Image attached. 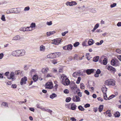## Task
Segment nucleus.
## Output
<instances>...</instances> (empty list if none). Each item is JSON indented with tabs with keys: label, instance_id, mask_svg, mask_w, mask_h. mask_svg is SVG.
Listing matches in <instances>:
<instances>
[{
	"label": "nucleus",
	"instance_id": "obj_54",
	"mask_svg": "<svg viewBox=\"0 0 121 121\" xmlns=\"http://www.w3.org/2000/svg\"><path fill=\"white\" fill-rule=\"evenodd\" d=\"M64 92L65 94H68L69 92V91L68 89H66L64 91Z\"/></svg>",
	"mask_w": 121,
	"mask_h": 121
},
{
	"label": "nucleus",
	"instance_id": "obj_37",
	"mask_svg": "<svg viewBox=\"0 0 121 121\" xmlns=\"http://www.w3.org/2000/svg\"><path fill=\"white\" fill-rule=\"evenodd\" d=\"M107 62V59L106 58H104L103 60V64L104 65H106Z\"/></svg>",
	"mask_w": 121,
	"mask_h": 121
},
{
	"label": "nucleus",
	"instance_id": "obj_53",
	"mask_svg": "<svg viewBox=\"0 0 121 121\" xmlns=\"http://www.w3.org/2000/svg\"><path fill=\"white\" fill-rule=\"evenodd\" d=\"M99 26V25L98 23L96 24L94 28L96 30L97 28Z\"/></svg>",
	"mask_w": 121,
	"mask_h": 121
},
{
	"label": "nucleus",
	"instance_id": "obj_51",
	"mask_svg": "<svg viewBox=\"0 0 121 121\" xmlns=\"http://www.w3.org/2000/svg\"><path fill=\"white\" fill-rule=\"evenodd\" d=\"M27 101V100L26 99H25V101H18V102L20 104H22L23 103H25Z\"/></svg>",
	"mask_w": 121,
	"mask_h": 121
},
{
	"label": "nucleus",
	"instance_id": "obj_38",
	"mask_svg": "<svg viewBox=\"0 0 121 121\" xmlns=\"http://www.w3.org/2000/svg\"><path fill=\"white\" fill-rule=\"evenodd\" d=\"M25 27H22L19 29V30L21 31H25Z\"/></svg>",
	"mask_w": 121,
	"mask_h": 121
},
{
	"label": "nucleus",
	"instance_id": "obj_64",
	"mask_svg": "<svg viewBox=\"0 0 121 121\" xmlns=\"http://www.w3.org/2000/svg\"><path fill=\"white\" fill-rule=\"evenodd\" d=\"M52 63L54 64H55L57 63V62L55 60H53L52 61Z\"/></svg>",
	"mask_w": 121,
	"mask_h": 121
},
{
	"label": "nucleus",
	"instance_id": "obj_43",
	"mask_svg": "<svg viewBox=\"0 0 121 121\" xmlns=\"http://www.w3.org/2000/svg\"><path fill=\"white\" fill-rule=\"evenodd\" d=\"M30 9V8L29 6H28L25 7L24 8V11H28Z\"/></svg>",
	"mask_w": 121,
	"mask_h": 121
},
{
	"label": "nucleus",
	"instance_id": "obj_59",
	"mask_svg": "<svg viewBox=\"0 0 121 121\" xmlns=\"http://www.w3.org/2000/svg\"><path fill=\"white\" fill-rule=\"evenodd\" d=\"M11 87L13 88H16L17 87V85L16 84H12L11 85Z\"/></svg>",
	"mask_w": 121,
	"mask_h": 121
},
{
	"label": "nucleus",
	"instance_id": "obj_40",
	"mask_svg": "<svg viewBox=\"0 0 121 121\" xmlns=\"http://www.w3.org/2000/svg\"><path fill=\"white\" fill-rule=\"evenodd\" d=\"M115 117H118L120 116V114L118 112H116L114 114Z\"/></svg>",
	"mask_w": 121,
	"mask_h": 121
},
{
	"label": "nucleus",
	"instance_id": "obj_28",
	"mask_svg": "<svg viewBox=\"0 0 121 121\" xmlns=\"http://www.w3.org/2000/svg\"><path fill=\"white\" fill-rule=\"evenodd\" d=\"M25 31H31L32 30V28H30L29 27H25Z\"/></svg>",
	"mask_w": 121,
	"mask_h": 121
},
{
	"label": "nucleus",
	"instance_id": "obj_47",
	"mask_svg": "<svg viewBox=\"0 0 121 121\" xmlns=\"http://www.w3.org/2000/svg\"><path fill=\"white\" fill-rule=\"evenodd\" d=\"M79 44V42H76L74 44L73 46L75 47H77Z\"/></svg>",
	"mask_w": 121,
	"mask_h": 121
},
{
	"label": "nucleus",
	"instance_id": "obj_26",
	"mask_svg": "<svg viewBox=\"0 0 121 121\" xmlns=\"http://www.w3.org/2000/svg\"><path fill=\"white\" fill-rule=\"evenodd\" d=\"M99 57L98 56H96L94 57L93 59V61L95 62L97 61L99 59Z\"/></svg>",
	"mask_w": 121,
	"mask_h": 121
},
{
	"label": "nucleus",
	"instance_id": "obj_60",
	"mask_svg": "<svg viewBox=\"0 0 121 121\" xmlns=\"http://www.w3.org/2000/svg\"><path fill=\"white\" fill-rule=\"evenodd\" d=\"M90 104H87L84 105V107L86 108H87L90 107Z\"/></svg>",
	"mask_w": 121,
	"mask_h": 121
},
{
	"label": "nucleus",
	"instance_id": "obj_32",
	"mask_svg": "<svg viewBox=\"0 0 121 121\" xmlns=\"http://www.w3.org/2000/svg\"><path fill=\"white\" fill-rule=\"evenodd\" d=\"M66 77L65 75H63L61 76V78L62 79V81H64L65 79L67 78Z\"/></svg>",
	"mask_w": 121,
	"mask_h": 121
},
{
	"label": "nucleus",
	"instance_id": "obj_2",
	"mask_svg": "<svg viewBox=\"0 0 121 121\" xmlns=\"http://www.w3.org/2000/svg\"><path fill=\"white\" fill-rule=\"evenodd\" d=\"M111 64L112 65L117 66H119L120 63L118 60L117 59H115L111 60Z\"/></svg>",
	"mask_w": 121,
	"mask_h": 121
},
{
	"label": "nucleus",
	"instance_id": "obj_57",
	"mask_svg": "<svg viewBox=\"0 0 121 121\" xmlns=\"http://www.w3.org/2000/svg\"><path fill=\"white\" fill-rule=\"evenodd\" d=\"M116 51L118 53L120 54H121V50H120L119 49H117Z\"/></svg>",
	"mask_w": 121,
	"mask_h": 121
},
{
	"label": "nucleus",
	"instance_id": "obj_49",
	"mask_svg": "<svg viewBox=\"0 0 121 121\" xmlns=\"http://www.w3.org/2000/svg\"><path fill=\"white\" fill-rule=\"evenodd\" d=\"M117 5V4L115 3H113L112 4L110 5V7L112 8L116 6Z\"/></svg>",
	"mask_w": 121,
	"mask_h": 121
},
{
	"label": "nucleus",
	"instance_id": "obj_41",
	"mask_svg": "<svg viewBox=\"0 0 121 121\" xmlns=\"http://www.w3.org/2000/svg\"><path fill=\"white\" fill-rule=\"evenodd\" d=\"M81 79V77H78L77 80L76 82V83L77 84H79L80 82Z\"/></svg>",
	"mask_w": 121,
	"mask_h": 121
},
{
	"label": "nucleus",
	"instance_id": "obj_56",
	"mask_svg": "<svg viewBox=\"0 0 121 121\" xmlns=\"http://www.w3.org/2000/svg\"><path fill=\"white\" fill-rule=\"evenodd\" d=\"M68 32V31H65L64 32H62V35L63 36H65V34L67 33Z\"/></svg>",
	"mask_w": 121,
	"mask_h": 121
},
{
	"label": "nucleus",
	"instance_id": "obj_48",
	"mask_svg": "<svg viewBox=\"0 0 121 121\" xmlns=\"http://www.w3.org/2000/svg\"><path fill=\"white\" fill-rule=\"evenodd\" d=\"M103 96L104 99L106 100H107L108 99V97L106 94H104Z\"/></svg>",
	"mask_w": 121,
	"mask_h": 121
},
{
	"label": "nucleus",
	"instance_id": "obj_22",
	"mask_svg": "<svg viewBox=\"0 0 121 121\" xmlns=\"http://www.w3.org/2000/svg\"><path fill=\"white\" fill-rule=\"evenodd\" d=\"M94 42L93 40L92 39H89L88 41V43L89 46H91L92 45L93 43H94Z\"/></svg>",
	"mask_w": 121,
	"mask_h": 121
},
{
	"label": "nucleus",
	"instance_id": "obj_17",
	"mask_svg": "<svg viewBox=\"0 0 121 121\" xmlns=\"http://www.w3.org/2000/svg\"><path fill=\"white\" fill-rule=\"evenodd\" d=\"M54 53L49 54L47 56V57L48 58H53L55 57Z\"/></svg>",
	"mask_w": 121,
	"mask_h": 121
},
{
	"label": "nucleus",
	"instance_id": "obj_62",
	"mask_svg": "<svg viewBox=\"0 0 121 121\" xmlns=\"http://www.w3.org/2000/svg\"><path fill=\"white\" fill-rule=\"evenodd\" d=\"M4 54L3 53H0V59H2L4 56Z\"/></svg>",
	"mask_w": 121,
	"mask_h": 121
},
{
	"label": "nucleus",
	"instance_id": "obj_19",
	"mask_svg": "<svg viewBox=\"0 0 121 121\" xmlns=\"http://www.w3.org/2000/svg\"><path fill=\"white\" fill-rule=\"evenodd\" d=\"M80 73L79 72H75L73 74V76L75 78H77L79 76Z\"/></svg>",
	"mask_w": 121,
	"mask_h": 121
},
{
	"label": "nucleus",
	"instance_id": "obj_6",
	"mask_svg": "<svg viewBox=\"0 0 121 121\" xmlns=\"http://www.w3.org/2000/svg\"><path fill=\"white\" fill-rule=\"evenodd\" d=\"M73 100L75 102H79L80 101V98L78 96L75 95L73 98Z\"/></svg>",
	"mask_w": 121,
	"mask_h": 121
},
{
	"label": "nucleus",
	"instance_id": "obj_52",
	"mask_svg": "<svg viewBox=\"0 0 121 121\" xmlns=\"http://www.w3.org/2000/svg\"><path fill=\"white\" fill-rule=\"evenodd\" d=\"M89 90L91 92H93L94 91V88L93 87H90L89 88Z\"/></svg>",
	"mask_w": 121,
	"mask_h": 121
},
{
	"label": "nucleus",
	"instance_id": "obj_24",
	"mask_svg": "<svg viewBox=\"0 0 121 121\" xmlns=\"http://www.w3.org/2000/svg\"><path fill=\"white\" fill-rule=\"evenodd\" d=\"M2 106H4L5 107H8V104L7 102H2L1 104Z\"/></svg>",
	"mask_w": 121,
	"mask_h": 121
},
{
	"label": "nucleus",
	"instance_id": "obj_50",
	"mask_svg": "<svg viewBox=\"0 0 121 121\" xmlns=\"http://www.w3.org/2000/svg\"><path fill=\"white\" fill-rule=\"evenodd\" d=\"M77 88V86L76 85H74L71 88L72 90H74L76 89Z\"/></svg>",
	"mask_w": 121,
	"mask_h": 121
},
{
	"label": "nucleus",
	"instance_id": "obj_42",
	"mask_svg": "<svg viewBox=\"0 0 121 121\" xmlns=\"http://www.w3.org/2000/svg\"><path fill=\"white\" fill-rule=\"evenodd\" d=\"M1 19L3 21H6L5 17L4 15H2L1 18Z\"/></svg>",
	"mask_w": 121,
	"mask_h": 121
},
{
	"label": "nucleus",
	"instance_id": "obj_12",
	"mask_svg": "<svg viewBox=\"0 0 121 121\" xmlns=\"http://www.w3.org/2000/svg\"><path fill=\"white\" fill-rule=\"evenodd\" d=\"M94 70L93 69H88L86 70V72L87 74L89 75L93 72Z\"/></svg>",
	"mask_w": 121,
	"mask_h": 121
},
{
	"label": "nucleus",
	"instance_id": "obj_5",
	"mask_svg": "<svg viewBox=\"0 0 121 121\" xmlns=\"http://www.w3.org/2000/svg\"><path fill=\"white\" fill-rule=\"evenodd\" d=\"M14 75L13 72H12L10 74V76L8 77V78L9 79H11L12 81H14L16 79Z\"/></svg>",
	"mask_w": 121,
	"mask_h": 121
},
{
	"label": "nucleus",
	"instance_id": "obj_63",
	"mask_svg": "<svg viewBox=\"0 0 121 121\" xmlns=\"http://www.w3.org/2000/svg\"><path fill=\"white\" fill-rule=\"evenodd\" d=\"M84 92L88 95H89V92L87 90H85L84 91Z\"/></svg>",
	"mask_w": 121,
	"mask_h": 121
},
{
	"label": "nucleus",
	"instance_id": "obj_23",
	"mask_svg": "<svg viewBox=\"0 0 121 121\" xmlns=\"http://www.w3.org/2000/svg\"><path fill=\"white\" fill-rule=\"evenodd\" d=\"M38 76L37 75H34L33 77V79L35 82L36 81L38 80Z\"/></svg>",
	"mask_w": 121,
	"mask_h": 121
},
{
	"label": "nucleus",
	"instance_id": "obj_20",
	"mask_svg": "<svg viewBox=\"0 0 121 121\" xmlns=\"http://www.w3.org/2000/svg\"><path fill=\"white\" fill-rule=\"evenodd\" d=\"M45 49L44 46L41 45L40 47L39 51L41 52H44L45 51Z\"/></svg>",
	"mask_w": 121,
	"mask_h": 121
},
{
	"label": "nucleus",
	"instance_id": "obj_34",
	"mask_svg": "<svg viewBox=\"0 0 121 121\" xmlns=\"http://www.w3.org/2000/svg\"><path fill=\"white\" fill-rule=\"evenodd\" d=\"M68 50H71L72 48V45L71 44H69L67 45Z\"/></svg>",
	"mask_w": 121,
	"mask_h": 121
},
{
	"label": "nucleus",
	"instance_id": "obj_45",
	"mask_svg": "<svg viewBox=\"0 0 121 121\" xmlns=\"http://www.w3.org/2000/svg\"><path fill=\"white\" fill-rule=\"evenodd\" d=\"M58 85L57 84H56L53 87V90L54 91H56L58 87Z\"/></svg>",
	"mask_w": 121,
	"mask_h": 121
},
{
	"label": "nucleus",
	"instance_id": "obj_16",
	"mask_svg": "<svg viewBox=\"0 0 121 121\" xmlns=\"http://www.w3.org/2000/svg\"><path fill=\"white\" fill-rule=\"evenodd\" d=\"M20 39V36L19 35H17L13 38L12 40H19Z\"/></svg>",
	"mask_w": 121,
	"mask_h": 121
},
{
	"label": "nucleus",
	"instance_id": "obj_11",
	"mask_svg": "<svg viewBox=\"0 0 121 121\" xmlns=\"http://www.w3.org/2000/svg\"><path fill=\"white\" fill-rule=\"evenodd\" d=\"M108 69L111 72H114L116 71V69L113 67L111 66H109L108 67Z\"/></svg>",
	"mask_w": 121,
	"mask_h": 121
},
{
	"label": "nucleus",
	"instance_id": "obj_29",
	"mask_svg": "<svg viewBox=\"0 0 121 121\" xmlns=\"http://www.w3.org/2000/svg\"><path fill=\"white\" fill-rule=\"evenodd\" d=\"M103 105H100L98 108L99 111L100 112H101L103 110Z\"/></svg>",
	"mask_w": 121,
	"mask_h": 121
},
{
	"label": "nucleus",
	"instance_id": "obj_61",
	"mask_svg": "<svg viewBox=\"0 0 121 121\" xmlns=\"http://www.w3.org/2000/svg\"><path fill=\"white\" fill-rule=\"evenodd\" d=\"M70 120L72 121H76V119L74 118V117H72L70 118Z\"/></svg>",
	"mask_w": 121,
	"mask_h": 121
},
{
	"label": "nucleus",
	"instance_id": "obj_4",
	"mask_svg": "<svg viewBox=\"0 0 121 121\" xmlns=\"http://www.w3.org/2000/svg\"><path fill=\"white\" fill-rule=\"evenodd\" d=\"M62 39L61 38H58L53 40L51 43L56 45H58L60 43Z\"/></svg>",
	"mask_w": 121,
	"mask_h": 121
},
{
	"label": "nucleus",
	"instance_id": "obj_21",
	"mask_svg": "<svg viewBox=\"0 0 121 121\" xmlns=\"http://www.w3.org/2000/svg\"><path fill=\"white\" fill-rule=\"evenodd\" d=\"M55 33V31H53L52 32H48L46 33L47 35V36H49Z\"/></svg>",
	"mask_w": 121,
	"mask_h": 121
},
{
	"label": "nucleus",
	"instance_id": "obj_46",
	"mask_svg": "<svg viewBox=\"0 0 121 121\" xmlns=\"http://www.w3.org/2000/svg\"><path fill=\"white\" fill-rule=\"evenodd\" d=\"M80 87L82 89H83L84 88V85L83 83H82L80 84Z\"/></svg>",
	"mask_w": 121,
	"mask_h": 121
},
{
	"label": "nucleus",
	"instance_id": "obj_15",
	"mask_svg": "<svg viewBox=\"0 0 121 121\" xmlns=\"http://www.w3.org/2000/svg\"><path fill=\"white\" fill-rule=\"evenodd\" d=\"M49 68L48 67L43 68L41 70V72L43 73H47L48 71Z\"/></svg>",
	"mask_w": 121,
	"mask_h": 121
},
{
	"label": "nucleus",
	"instance_id": "obj_27",
	"mask_svg": "<svg viewBox=\"0 0 121 121\" xmlns=\"http://www.w3.org/2000/svg\"><path fill=\"white\" fill-rule=\"evenodd\" d=\"M102 90L104 94H106L107 89L106 87H103L101 89Z\"/></svg>",
	"mask_w": 121,
	"mask_h": 121
},
{
	"label": "nucleus",
	"instance_id": "obj_33",
	"mask_svg": "<svg viewBox=\"0 0 121 121\" xmlns=\"http://www.w3.org/2000/svg\"><path fill=\"white\" fill-rule=\"evenodd\" d=\"M56 96L57 95L55 93H53L50 95V97L52 99H53L54 98L56 97Z\"/></svg>",
	"mask_w": 121,
	"mask_h": 121
},
{
	"label": "nucleus",
	"instance_id": "obj_1",
	"mask_svg": "<svg viewBox=\"0 0 121 121\" xmlns=\"http://www.w3.org/2000/svg\"><path fill=\"white\" fill-rule=\"evenodd\" d=\"M105 84L107 85L114 86L115 85V81L113 79H109L105 81Z\"/></svg>",
	"mask_w": 121,
	"mask_h": 121
},
{
	"label": "nucleus",
	"instance_id": "obj_31",
	"mask_svg": "<svg viewBox=\"0 0 121 121\" xmlns=\"http://www.w3.org/2000/svg\"><path fill=\"white\" fill-rule=\"evenodd\" d=\"M78 108L79 110L82 111H83L85 110V109L81 105H80L78 107Z\"/></svg>",
	"mask_w": 121,
	"mask_h": 121
},
{
	"label": "nucleus",
	"instance_id": "obj_13",
	"mask_svg": "<svg viewBox=\"0 0 121 121\" xmlns=\"http://www.w3.org/2000/svg\"><path fill=\"white\" fill-rule=\"evenodd\" d=\"M41 109L43 111H47L50 113L52 112V111L46 108H41Z\"/></svg>",
	"mask_w": 121,
	"mask_h": 121
},
{
	"label": "nucleus",
	"instance_id": "obj_10",
	"mask_svg": "<svg viewBox=\"0 0 121 121\" xmlns=\"http://www.w3.org/2000/svg\"><path fill=\"white\" fill-rule=\"evenodd\" d=\"M13 13H19L20 12L21 10L19 8H13Z\"/></svg>",
	"mask_w": 121,
	"mask_h": 121
},
{
	"label": "nucleus",
	"instance_id": "obj_55",
	"mask_svg": "<svg viewBox=\"0 0 121 121\" xmlns=\"http://www.w3.org/2000/svg\"><path fill=\"white\" fill-rule=\"evenodd\" d=\"M72 4V6L73 5H76L77 4V3L75 1H71Z\"/></svg>",
	"mask_w": 121,
	"mask_h": 121
},
{
	"label": "nucleus",
	"instance_id": "obj_18",
	"mask_svg": "<svg viewBox=\"0 0 121 121\" xmlns=\"http://www.w3.org/2000/svg\"><path fill=\"white\" fill-rule=\"evenodd\" d=\"M12 55L14 56L17 57V50L15 51H13L11 53Z\"/></svg>",
	"mask_w": 121,
	"mask_h": 121
},
{
	"label": "nucleus",
	"instance_id": "obj_30",
	"mask_svg": "<svg viewBox=\"0 0 121 121\" xmlns=\"http://www.w3.org/2000/svg\"><path fill=\"white\" fill-rule=\"evenodd\" d=\"M54 54L55 57H58L61 55V53L60 52H56L55 53H54Z\"/></svg>",
	"mask_w": 121,
	"mask_h": 121
},
{
	"label": "nucleus",
	"instance_id": "obj_44",
	"mask_svg": "<svg viewBox=\"0 0 121 121\" xmlns=\"http://www.w3.org/2000/svg\"><path fill=\"white\" fill-rule=\"evenodd\" d=\"M71 99L70 97H67L66 99V102H69L70 101Z\"/></svg>",
	"mask_w": 121,
	"mask_h": 121
},
{
	"label": "nucleus",
	"instance_id": "obj_39",
	"mask_svg": "<svg viewBox=\"0 0 121 121\" xmlns=\"http://www.w3.org/2000/svg\"><path fill=\"white\" fill-rule=\"evenodd\" d=\"M66 4L67 6L69 5L70 6H72V4L71 1L70 2L69 1H68L66 2Z\"/></svg>",
	"mask_w": 121,
	"mask_h": 121
},
{
	"label": "nucleus",
	"instance_id": "obj_35",
	"mask_svg": "<svg viewBox=\"0 0 121 121\" xmlns=\"http://www.w3.org/2000/svg\"><path fill=\"white\" fill-rule=\"evenodd\" d=\"M36 26V24L35 23L32 22L31 24L30 25V28H34Z\"/></svg>",
	"mask_w": 121,
	"mask_h": 121
},
{
	"label": "nucleus",
	"instance_id": "obj_58",
	"mask_svg": "<svg viewBox=\"0 0 121 121\" xmlns=\"http://www.w3.org/2000/svg\"><path fill=\"white\" fill-rule=\"evenodd\" d=\"M46 24L48 25H51L52 24V22L51 21H50L49 22H47Z\"/></svg>",
	"mask_w": 121,
	"mask_h": 121
},
{
	"label": "nucleus",
	"instance_id": "obj_9",
	"mask_svg": "<svg viewBox=\"0 0 121 121\" xmlns=\"http://www.w3.org/2000/svg\"><path fill=\"white\" fill-rule=\"evenodd\" d=\"M46 88L51 89L53 87L52 83L51 82H48L46 83Z\"/></svg>",
	"mask_w": 121,
	"mask_h": 121
},
{
	"label": "nucleus",
	"instance_id": "obj_7",
	"mask_svg": "<svg viewBox=\"0 0 121 121\" xmlns=\"http://www.w3.org/2000/svg\"><path fill=\"white\" fill-rule=\"evenodd\" d=\"M70 82L68 78L65 79L64 81H63L62 83L64 85H68L69 84Z\"/></svg>",
	"mask_w": 121,
	"mask_h": 121
},
{
	"label": "nucleus",
	"instance_id": "obj_14",
	"mask_svg": "<svg viewBox=\"0 0 121 121\" xmlns=\"http://www.w3.org/2000/svg\"><path fill=\"white\" fill-rule=\"evenodd\" d=\"M76 106L75 104L74 103H73L71 105V109L72 110H75L76 108Z\"/></svg>",
	"mask_w": 121,
	"mask_h": 121
},
{
	"label": "nucleus",
	"instance_id": "obj_36",
	"mask_svg": "<svg viewBox=\"0 0 121 121\" xmlns=\"http://www.w3.org/2000/svg\"><path fill=\"white\" fill-rule=\"evenodd\" d=\"M106 113L107 114H108V116L109 117H110L111 116V114L110 113V111L109 110H108L106 111Z\"/></svg>",
	"mask_w": 121,
	"mask_h": 121
},
{
	"label": "nucleus",
	"instance_id": "obj_25",
	"mask_svg": "<svg viewBox=\"0 0 121 121\" xmlns=\"http://www.w3.org/2000/svg\"><path fill=\"white\" fill-rule=\"evenodd\" d=\"M7 14L13 13V9H11L8 10L6 12Z\"/></svg>",
	"mask_w": 121,
	"mask_h": 121
},
{
	"label": "nucleus",
	"instance_id": "obj_3",
	"mask_svg": "<svg viewBox=\"0 0 121 121\" xmlns=\"http://www.w3.org/2000/svg\"><path fill=\"white\" fill-rule=\"evenodd\" d=\"M17 57L23 56L25 54L26 52L24 49L17 50Z\"/></svg>",
	"mask_w": 121,
	"mask_h": 121
},
{
	"label": "nucleus",
	"instance_id": "obj_8",
	"mask_svg": "<svg viewBox=\"0 0 121 121\" xmlns=\"http://www.w3.org/2000/svg\"><path fill=\"white\" fill-rule=\"evenodd\" d=\"M27 80V78L25 77L22 78L20 82V84L21 85L25 84L26 83V81Z\"/></svg>",
	"mask_w": 121,
	"mask_h": 121
}]
</instances>
